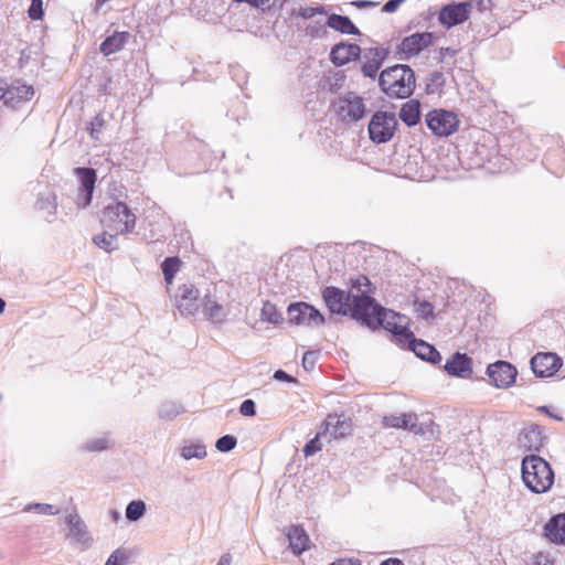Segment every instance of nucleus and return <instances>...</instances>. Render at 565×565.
<instances>
[{
  "label": "nucleus",
  "mask_w": 565,
  "mask_h": 565,
  "mask_svg": "<svg viewBox=\"0 0 565 565\" xmlns=\"http://www.w3.org/2000/svg\"><path fill=\"white\" fill-rule=\"evenodd\" d=\"M288 321L298 326L319 327L324 323V317L313 306L307 302H294L287 308Z\"/></svg>",
  "instance_id": "obj_9"
},
{
  "label": "nucleus",
  "mask_w": 565,
  "mask_h": 565,
  "mask_svg": "<svg viewBox=\"0 0 565 565\" xmlns=\"http://www.w3.org/2000/svg\"><path fill=\"white\" fill-rule=\"evenodd\" d=\"M468 7L469 4H466L465 1H452L443 6L438 12V22L446 30L462 24L470 18Z\"/></svg>",
  "instance_id": "obj_10"
},
{
  "label": "nucleus",
  "mask_w": 565,
  "mask_h": 565,
  "mask_svg": "<svg viewBox=\"0 0 565 565\" xmlns=\"http://www.w3.org/2000/svg\"><path fill=\"white\" fill-rule=\"evenodd\" d=\"M521 472L525 487L533 493H545L554 483V472L550 463L540 456H525Z\"/></svg>",
  "instance_id": "obj_4"
},
{
  "label": "nucleus",
  "mask_w": 565,
  "mask_h": 565,
  "mask_svg": "<svg viewBox=\"0 0 565 565\" xmlns=\"http://www.w3.org/2000/svg\"><path fill=\"white\" fill-rule=\"evenodd\" d=\"M177 308L182 316H193L200 307V291L192 284H184L178 288Z\"/></svg>",
  "instance_id": "obj_12"
},
{
  "label": "nucleus",
  "mask_w": 565,
  "mask_h": 565,
  "mask_svg": "<svg viewBox=\"0 0 565 565\" xmlns=\"http://www.w3.org/2000/svg\"><path fill=\"white\" fill-rule=\"evenodd\" d=\"M352 289L356 290L358 294L345 292L344 290L328 286L322 290V298L331 313L348 316L351 315L353 319L360 320L355 316V305L360 298L369 297L372 292L371 281L365 276H359L352 280Z\"/></svg>",
  "instance_id": "obj_2"
},
{
  "label": "nucleus",
  "mask_w": 565,
  "mask_h": 565,
  "mask_svg": "<svg viewBox=\"0 0 565 565\" xmlns=\"http://www.w3.org/2000/svg\"><path fill=\"white\" fill-rule=\"evenodd\" d=\"M487 374L491 383L499 388H507L515 382L516 369L509 362L497 361L488 365Z\"/></svg>",
  "instance_id": "obj_14"
},
{
  "label": "nucleus",
  "mask_w": 565,
  "mask_h": 565,
  "mask_svg": "<svg viewBox=\"0 0 565 565\" xmlns=\"http://www.w3.org/2000/svg\"><path fill=\"white\" fill-rule=\"evenodd\" d=\"M399 6L405 1V0H395Z\"/></svg>",
  "instance_id": "obj_61"
},
{
  "label": "nucleus",
  "mask_w": 565,
  "mask_h": 565,
  "mask_svg": "<svg viewBox=\"0 0 565 565\" xmlns=\"http://www.w3.org/2000/svg\"><path fill=\"white\" fill-rule=\"evenodd\" d=\"M435 35L431 32H417L403 39L398 45V53L403 60H409L418 55L422 51L429 47L434 42Z\"/></svg>",
  "instance_id": "obj_11"
},
{
  "label": "nucleus",
  "mask_w": 565,
  "mask_h": 565,
  "mask_svg": "<svg viewBox=\"0 0 565 565\" xmlns=\"http://www.w3.org/2000/svg\"><path fill=\"white\" fill-rule=\"evenodd\" d=\"M531 369L539 377L554 375L563 365L562 359L552 352H539L530 361Z\"/></svg>",
  "instance_id": "obj_13"
},
{
  "label": "nucleus",
  "mask_w": 565,
  "mask_h": 565,
  "mask_svg": "<svg viewBox=\"0 0 565 565\" xmlns=\"http://www.w3.org/2000/svg\"><path fill=\"white\" fill-rule=\"evenodd\" d=\"M434 76H435V78H440L443 75H441V73H436Z\"/></svg>",
  "instance_id": "obj_60"
},
{
  "label": "nucleus",
  "mask_w": 565,
  "mask_h": 565,
  "mask_svg": "<svg viewBox=\"0 0 565 565\" xmlns=\"http://www.w3.org/2000/svg\"><path fill=\"white\" fill-rule=\"evenodd\" d=\"M354 313L367 327L372 329L382 327L390 331L394 335L396 344L403 349L407 339L412 337L408 318L377 305L371 295L358 300Z\"/></svg>",
  "instance_id": "obj_1"
},
{
  "label": "nucleus",
  "mask_w": 565,
  "mask_h": 565,
  "mask_svg": "<svg viewBox=\"0 0 565 565\" xmlns=\"http://www.w3.org/2000/svg\"><path fill=\"white\" fill-rule=\"evenodd\" d=\"M405 424L402 429L408 430L415 435L430 439L435 435V424L433 420L418 423L417 415L414 413L404 414Z\"/></svg>",
  "instance_id": "obj_22"
},
{
  "label": "nucleus",
  "mask_w": 565,
  "mask_h": 565,
  "mask_svg": "<svg viewBox=\"0 0 565 565\" xmlns=\"http://www.w3.org/2000/svg\"><path fill=\"white\" fill-rule=\"evenodd\" d=\"M4 308H6V301L0 298V313H2L4 311Z\"/></svg>",
  "instance_id": "obj_59"
},
{
  "label": "nucleus",
  "mask_w": 565,
  "mask_h": 565,
  "mask_svg": "<svg viewBox=\"0 0 565 565\" xmlns=\"http://www.w3.org/2000/svg\"><path fill=\"white\" fill-rule=\"evenodd\" d=\"M237 440L232 435H224L216 440L215 447L221 452H228L235 448Z\"/></svg>",
  "instance_id": "obj_38"
},
{
  "label": "nucleus",
  "mask_w": 565,
  "mask_h": 565,
  "mask_svg": "<svg viewBox=\"0 0 565 565\" xmlns=\"http://www.w3.org/2000/svg\"><path fill=\"white\" fill-rule=\"evenodd\" d=\"M130 38L129 32H115L114 34L107 36L103 43L100 44V52L108 56L110 54H114L116 52H119L124 49L126 43L128 42Z\"/></svg>",
  "instance_id": "obj_25"
},
{
  "label": "nucleus",
  "mask_w": 565,
  "mask_h": 565,
  "mask_svg": "<svg viewBox=\"0 0 565 565\" xmlns=\"http://www.w3.org/2000/svg\"><path fill=\"white\" fill-rule=\"evenodd\" d=\"M43 203V199H41V205H40V209H43L44 206L42 205Z\"/></svg>",
  "instance_id": "obj_62"
},
{
  "label": "nucleus",
  "mask_w": 565,
  "mask_h": 565,
  "mask_svg": "<svg viewBox=\"0 0 565 565\" xmlns=\"http://www.w3.org/2000/svg\"><path fill=\"white\" fill-rule=\"evenodd\" d=\"M381 565H404L401 559L397 558H388L384 561Z\"/></svg>",
  "instance_id": "obj_57"
},
{
  "label": "nucleus",
  "mask_w": 565,
  "mask_h": 565,
  "mask_svg": "<svg viewBox=\"0 0 565 565\" xmlns=\"http://www.w3.org/2000/svg\"><path fill=\"white\" fill-rule=\"evenodd\" d=\"M404 414L397 415H387L383 417V424L385 427L392 428H402L403 424H405Z\"/></svg>",
  "instance_id": "obj_44"
},
{
  "label": "nucleus",
  "mask_w": 565,
  "mask_h": 565,
  "mask_svg": "<svg viewBox=\"0 0 565 565\" xmlns=\"http://www.w3.org/2000/svg\"><path fill=\"white\" fill-rule=\"evenodd\" d=\"M530 565H554V559L548 554L540 552L532 557Z\"/></svg>",
  "instance_id": "obj_48"
},
{
  "label": "nucleus",
  "mask_w": 565,
  "mask_h": 565,
  "mask_svg": "<svg viewBox=\"0 0 565 565\" xmlns=\"http://www.w3.org/2000/svg\"><path fill=\"white\" fill-rule=\"evenodd\" d=\"M65 522L70 527L68 535L74 539L76 543L83 545H89L92 537L87 530L85 522L82 518L76 513L72 512L65 516Z\"/></svg>",
  "instance_id": "obj_19"
},
{
  "label": "nucleus",
  "mask_w": 565,
  "mask_h": 565,
  "mask_svg": "<svg viewBox=\"0 0 565 565\" xmlns=\"http://www.w3.org/2000/svg\"><path fill=\"white\" fill-rule=\"evenodd\" d=\"M289 545L297 555L309 548V536L300 525H292L288 531Z\"/></svg>",
  "instance_id": "obj_26"
},
{
  "label": "nucleus",
  "mask_w": 565,
  "mask_h": 565,
  "mask_svg": "<svg viewBox=\"0 0 565 565\" xmlns=\"http://www.w3.org/2000/svg\"><path fill=\"white\" fill-rule=\"evenodd\" d=\"M180 259L178 257H168L163 260L161 268L164 275V279L168 284H170L179 270Z\"/></svg>",
  "instance_id": "obj_34"
},
{
  "label": "nucleus",
  "mask_w": 565,
  "mask_h": 565,
  "mask_svg": "<svg viewBox=\"0 0 565 565\" xmlns=\"http://www.w3.org/2000/svg\"><path fill=\"white\" fill-rule=\"evenodd\" d=\"M291 14L302 19H310L316 14H327V10L323 6L299 7L298 9H292Z\"/></svg>",
  "instance_id": "obj_35"
},
{
  "label": "nucleus",
  "mask_w": 565,
  "mask_h": 565,
  "mask_svg": "<svg viewBox=\"0 0 565 565\" xmlns=\"http://www.w3.org/2000/svg\"><path fill=\"white\" fill-rule=\"evenodd\" d=\"M405 348L413 351L419 359L433 364H438L441 361V355L435 347L424 340L416 339L413 333L407 339Z\"/></svg>",
  "instance_id": "obj_16"
},
{
  "label": "nucleus",
  "mask_w": 565,
  "mask_h": 565,
  "mask_svg": "<svg viewBox=\"0 0 565 565\" xmlns=\"http://www.w3.org/2000/svg\"><path fill=\"white\" fill-rule=\"evenodd\" d=\"M74 173L78 177L81 182L76 203L82 207H86L92 202L97 180L96 171L92 168H75Z\"/></svg>",
  "instance_id": "obj_15"
},
{
  "label": "nucleus",
  "mask_w": 565,
  "mask_h": 565,
  "mask_svg": "<svg viewBox=\"0 0 565 565\" xmlns=\"http://www.w3.org/2000/svg\"><path fill=\"white\" fill-rule=\"evenodd\" d=\"M146 513V503L141 500H135L128 503L126 508V519L130 522L140 520Z\"/></svg>",
  "instance_id": "obj_32"
},
{
  "label": "nucleus",
  "mask_w": 565,
  "mask_h": 565,
  "mask_svg": "<svg viewBox=\"0 0 565 565\" xmlns=\"http://www.w3.org/2000/svg\"><path fill=\"white\" fill-rule=\"evenodd\" d=\"M386 56L387 51L382 47H372L365 50L363 55L365 61L361 67L363 75L374 79Z\"/></svg>",
  "instance_id": "obj_17"
},
{
  "label": "nucleus",
  "mask_w": 565,
  "mask_h": 565,
  "mask_svg": "<svg viewBox=\"0 0 565 565\" xmlns=\"http://www.w3.org/2000/svg\"><path fill=\"white\" fill-rule=\"evenodd\" d=\"M379 85L390 98H407L416 86L415 73L406 64H396L382 71Z\"/></svg>",
  "instance_id": "obj_3"
},
{
  "label": "nucleus",
  "mask_w": 565,
  "mask_h": 565,
  "mask_svg": "<svg viewBox=\"0 0 565 565\" xmlns=\"http://www.w3.org/2000/svg\"><path fill=\"white\" fill-rule=\"evenodd\" d=\"M399 118L408 127L415 126L420 118V103L417 99L406 102L399 110Z\"/></svg>",
  "instance_id": "obj_29"
},
{
  "label": "nucleus",
  "mask_w": 565,
  "mask_h": 565,
  "mask_svg": "<svg viewBox=\"0 0 565 565\" xmlns=\"http://www.w3.org/2000/svg\"><path fill=\"white\" fill-rule=\"evenodd\" d=\"M425 121L431 132L438 137H448L457 131L459 119L457 115L450 110L433 109L426 117Z\"/></svg>",
  "instance_id": "obj_8"
},
{
  "label": "nucleus",
  "mask_w": 565,
  "mask_h": 565,
  "mask_svg": "<svg viewBox=\"0 0 565 565\" xmlns=\"http://www.w3.org/2000/svg\"><path fill=\"white\" fill-rule=\"evenodd\" d=\"M399 7V4L395 1V0H388L384 6H383V11L384 12H387V13H392V12H395L397 10V8Z\"/></svg>",
  "instance_id": "obj_52"
},
{
  "label": "nucleus",
  "mask_w": 565,
  "mask_h": 565,
  "mask_svg": "<svg viewBox=\"0 0 565 565\" xmlns=\"http://www.w3.org/2000/svg\"><path fill=\"white\" fill-rule=\"evenodd\" d=\"M181 406L173 403H166L161 406L159 416L164 419H171L181 413Z\"/></svg>",
  "instance_id": "obj_39"
},
{
  "label": "nucleus",
  "mask_w": 565,
  "mask_h": 565,
  "mask_svg": "<svg viewBox=\"0 0 565 565\" xmlns=\"http://www.w3.org/2000/svg\"><path fill=\"white\" fill-rule=\"evenodd\" d=\"M546 537L556 544H565V513L554 515L545 525Z\"/></svg>",
  "instance_id": "obj_24"
},
{
  "label": "nucleus",
  "mask_w": 565,
  "mask_h": 565,
  "mask_svg": "<svg viewBox=\"0 0 565 565\" xmlns=\"http://www.w3.org/2000/svg\"><path fill=\"white\" fill-rule=\"evenodd\" d=\"M518 441L520 447L529 451L539 450L543 445V437L540 427L536 425L524 427L519 434Z\"/></svg>",
  "instance_id": "obj_23"
},
{
  "label": "nucleus",
  "mask_w": 565,
  "mask_h": 565,
  "mask_svg": "<svg viewBox=\"0 0 565 565\" xmlns=\"http://www.w3.org/2000/svg\"><path fill=\"white\" fill-rule=\"evenodd\" d=\"M360 54L361 47L358 44L341 42L332 47L330 58L334 65L342 66L359 58Z\"/></svg>",
  "instance_id": "obj_18"
},
{
  "label": "nucleus",
  "mask_w": 565,
  "mask_h": 565,
  "mask_svg": "<svg viewBox=\"0 0 565 565\" xmlns=\"http://www.w3.org/2000/svg\"><path fill=\"white\" fill-rule=\"evenodd\" d=\"M239 413L243 416H254L256 414V404L253 399H245L239 406Z\"/></svg>",
  "instance_id": "obj_47"
},
{
  "label": "nucleus",
  "mask_w": 565,
  "mask_h": 565,
  "mask_svg": "<svg viewBox=\"0 0 565 565\" xmlns=\"http://www.w3.org/2000/svg\"><path fill=\"white\" fill-rule=\"evenodd\" d=\"M331 565H360V564L353 559H340L338 562H333Z\"/></svg>",
  "instance_id": "obj_56"
},
{
  "label": "nucleus",
  "mask_w": 565,
  "mask_h": 565,
  "mask_svg": "<svg viewBox=\"0 0 565 565\" xmlns=\"http://www.w3.org/2000/svg\"><path fill=\"white\" fill-rule=\"evenodd\" d=\"M327 25L335 31H339L343 34H360L359 29L354 25V23L347 15H340L337 13H332L328 17Z\"/></svg>",
  "instance_id": "obj_28"
},
{
  "label": "nucleus",
  "mask_w": 565,
  "mask_h": 565,
  "mask_svg": "<svg viewBox=\"0 0 565 565\" xmlns=\"http://www.w3.org/2000/svg\"><path fill=\"white\" fill-rule=\"evenodd\" d=\"M203 312L205 317L213 323H222L227 317L225 308L217 303L209 296H204L202 300Z\"/></svg>",
  "instance_id": "obj_27"
},
{
  "label": "nucleus",
  "mask_w": 565,
  "mask_h": 565,
  "mask_svg": "<svg viewBox=\"0 0 565 565\" xmlns=\"http://www.w3.org/2000/svg\"><path fill=\"white\" fill-rule=\"evenodd\" d=\"M29 17L32 20H41L43 18V0H32L28 10Z\"/></svg>",
  "instance_id": "obj_43"
},
{
  "label": "nucleus",
  "mask_w": 565,
  "mask_h": 565,
  "mask_svg": "<svg viewBox=\"0 0 565 565\" xmlns=\"http://www.w3.org/2000/svg\"><path fill=\"white\" fill-rule=\"evenodd\" d=\"M465 3L469 4L468 11L470 14L473 9L480 13L490 12L493 7L492 0H467Z\"/></svg>",
  "instance_id": "obj_37"
},
{
  "label": "nucleus",
  "mask_w": 565,
  "mask_h": 565,
  "mask_svg": "<svg viewBox=\"0 0 565 565\" xmlns=\"http://www.w3.org/2000/svg\"><path fill=\"white\" fill-rule=\"evenodd\" d=\"M181 456L185 460H190L193 458L203 459L206 456V449H205V446L202 444L186 445V446L182 447Z\"/></svg>",
  "instance_id": "obj_33"
},
{
  "label": "nucleus",
  "mask_w": 565,
  "mask_h": 565,
  "mask_svg": "<svg viewBox=\"0 0 565 565\" xmlns=\"http://www.w3.org/2000/svg\"><path fill=\"white\" fill-rule=\"evenodd\" d=\"M107 447L108 440L105 437L88 440L84 446L85 450L87 451H102L105 450Z\"/></svg>",
  "instance_id": "obj_42"
},
{
  "label": "nucleus",
  "mask_w": 565,
  "mask_h": 565,
  "mask_svg": "<svg viewBox=\"0 0 565 565\" xmlns=\"http://www.w3.org/2000/svg\"><path fill=\"white\" fill-rule=\"evenodd\" d=\"M235 2H246L257 9L266 10L269 8V0H234Z\"/></svg>",
  "instance_id": "obj_50"
},
{
  "label": "nucleus",
  "mask_w": 565,
  "mask_h": 565,
  "mask_svg": "<svg viewBox=\"0 0 565 565\" xmlns=\"http://www.w3.org/2000/svg\"><path fill=\"white\" fill-rule=\"evenodd\" d=\"M397 128L395 114L388 111H376L369 122V136L375 143L390 141Z\"/></svg>",
  "instance_id": "obj_7"
},
{
  "label": "nucleus",
  "mask_w": 565,
  "mask_h": 565,
  "mask_svg": "<svg viewBox=\"0 0 565 565\" xmlns=\"http://www.w3.org/2000/svg\"><path fill=\"white\" fill-rule=\"evenodd\" d=\"M275 380L277 381H285V382H296V379L292 377L291 375H289L288 373H286L285 371L282 370H277L275 373H274V376H273Z\"/></svg>",
  "instance_id": "obj_51"
},
{
  "label": "nucleus",
  "mask_w": 565,
  "mask_h": 565,
  "mask_svg": "<svg viewBox=\"0 0 565 565\" xmlns=\"http://www.w3.org/2000/svg\"><path fill=\"white\" fill-rule=\"evenodd\" d=\"M260 319L269 323H280L282 315L277 310L276 306L270 301H265L260 311Z\"/></svg>",
  "instance_id": "obj_31"
},
{
  "label": "nucleus",
  "mask_w": 565,
  "mask_h": 565,
  "mask_svg": "<svg viewBox=\"0 0 565 565\" xmlns=\"http://www.w3.org/2000/svg\"><path fill=\"white\" fill-rule=\"evenodd\" d=\"M24 512L34 511L40 514L56 515L60 513V509H55L53 505L47 503H29L23 509Z\"/></svg>",
  "instance_id": "obj_36"
},
{
  "label": "nucleus",
  "mask_w": 565,
  "mask_h": 565,
  "mask_svg": "<svg viewBox=\"0 0 565 565\" xmlns=\"http://www.w3.org/2000/svg\"><path fill=\"white\" fill-rule=\"evenodd\" d=\"M232 557L230 554H224L221 556L216 565H231Z\"/></svg>",
  "instance_id": "obj_55"
},
{
  "label": "nucleus",
  "mask_w": 565,
  "mask_h": 565,
  "mask_svg": "<svg viewBox=\"0 0 565 565\" xmlns=\"http://www.w3.org/2000/svg\"><path fill=\"white\" fill-rule=\"evenodd\" d=\"M0 102L7 105V84L3 81H0Z\"/></svg>",
  "instance_id": "obj_54"
},
{
  "label": "nucleus",
  "mask_w": 565,
  "mask_h": 565,
  "mask_svg": "<svg viewBox=\"0 0 565 565\" xmlns=\"http://www.w3.org/2000/svg\"><path fill=\"white\" fill-rule=\"evenodd\" d=\"M34 89L32 86L17 82L11 86L7 85V106L18 108L22 103L32 98Z\"/></svg>",
  "instance_id": "obj_20"
},
{
  "label": "nucleus",
  "mask_w": 565,
  "mask_h": 565,
  "mask_svg": "<svg viewBox=\"0 0 565 565\" xmlns=\"http://www.w3.org/2000/svg\"><path fill=\"white\" fill-rule=\"evenodd\" d=\"M415 311L423 319H429L433 317L434 307L428 301H419L415 303Z\"/></svg>",
  "instance_id": "obj_41"
},
{
  "label": "nucleus",
  "mask_w": 565,
  "mask_h": 565,
  "mask_svg": "<svg viewBox=\"0 0 565 565\" xmlns=\"http://www.w3.org/2000/svg\"><path fill=\"white\" fill-rule=\"evenodd\" d=\"M321 449V444L319 441V435H317L313 439L308 441L303 447V454L306 457L315 455L317 451Z\"/></svg>",
  "instance_id": "obj_46"
},
{
  "label": "nucleus",
  "mask_w": 565,
  "mask_h": 565,
  "mask_svg": "<svg viewBox=\"0 0 565 565\" xmlns=\"http://www.w3.org/2000/svg\"><path fill=\"white\" fill-rule=\"evenodd\" d=\"M93 242L96 246L106 252H113L118 248L117 235L108 234L106 232L94 236Z\"/></svg>",
  "instance_id": "obj_30"
},
{
  "label": "nucleus",
  "mask_w": 565,
  "mask_h": 565,
  "mask_svg": "<svg viewBox=\"0 0 565 565\" xmlns=\"http://www.w3.org/2000/svg\"><path fill=\"white\" fill-rule=\"evenodd\" d=\"M317 361V352L308 351L303 354L302 366L305 370L310 371L315 367Z\"/></svg>",
  "instance_id": "obj_49"
},
{
  "label": "nucleus",
  "mask_w": 565,
  "mask_h": 565,
  "mask_svg": "<svg viewBox=\"0 0 565 565\" xmlns=\"http://www.w3.org/2000/svg\"><path fill=\"white\" fill-rule=\"evenodd\" d=\"M104 124H105V120L102 115L95 116V118L92 120L90 127H89V134H90L92 138L98 139V134L102 130V128L104 127Z\"/></svg>",
  "instance_id": "obj_45"
},
{
  "label": "nucleus",
  "mask_w": 565,
  "mask_h": 565,
  "mask_svg": "<svg viewBox=\"0 0 565 565\" xmlns=\"http://www.w3.org/2000/svg\"><path fill=\"white\" fill-rule=\"evenodd\" d=\"M127 559H128L127 552L118 548L110 554V556L106 561L105 565H125Z\"/></svg>",
  "instance_id": "obj_40"
},
{
  "label": "nucleus",
  "mask_w": 565,
  "mask_h": 565,
  "mask_svg": "<svg viewBox=\"0 0 565 565\" xmlns=\"http://www.w3.org/2000/svg\"><path fill=\"white\" fill-rule=\"evenodd\" d=\"M136 215L124 202L108 204L103 212L102 222L114 227L119 234L131 233L136 226Z\"/></svg>",
  "instance_id": "obj_6"
},
{
  "label": "nucleus",
  "mask_w": 565,
  "mask_h": 565,
  "mask_svg": "<svg viewBox=\"0 0 565 565\" xmlns=\"http://www.w3.org/2000/svg\"><path fill=\"white\" fill-rule=\"evenodd\" d=\"M339 427H342V424L338 420V422H337V425H335V428H334V434H333V436H334L335 438H338V437H343V436H344V433H343L342 430H341V431H338V430H339Z\"/></svg>",
  "instance_id": "obj_58"
},
{
  "label": "nucleus",
  "mask_w": 565,
  "mask_h": 565,
  "mask_svg": "<svg viewBox=\"0 0 565 565\" xmlns=\"http://www.w3.org/2000/svg\"><path fill=\"white\" fill-rule=\"evenodd\" d=\"M471 363L472 361L467 354L457 352L446 362L445 370L450 375L468 379L472 373Z\"/></svg>",
  "instance_id": "obj_21"
},
{
  "label": "nucleus",
  "mask_w": 565,
  "mask_h": 565,
  "mask_svg": "<svg viewBox=\"0 0 565 565\" xmlns=\"http://www.w3.org/2000/svg\"><path fill=\"white\" fill-rule=\"evenodd\" d=\"M352 6L359 8V9H363V8H369V7H375L376 3L373 2V1H369V0H355L353 2H351Z\"/></svg>",
  "instance_id": "obj_53"
},
{
  "label": "nucleus",
  "mask_w": 565,
  "mask_h": 565,
  "mask_svg": "<svg viewBox=\"0 0 565 565\" xmlns=\"http://www.w3.org/2000/svg\"><path fill=\"white\" fill-rule=\"evenodd\" d=\"M330 108L337 119L345 125L361 120L367 113L365 99L355 92L339 94Z\"/></svg>",
  "instance_id": "obj_5"
}]
</instances>
